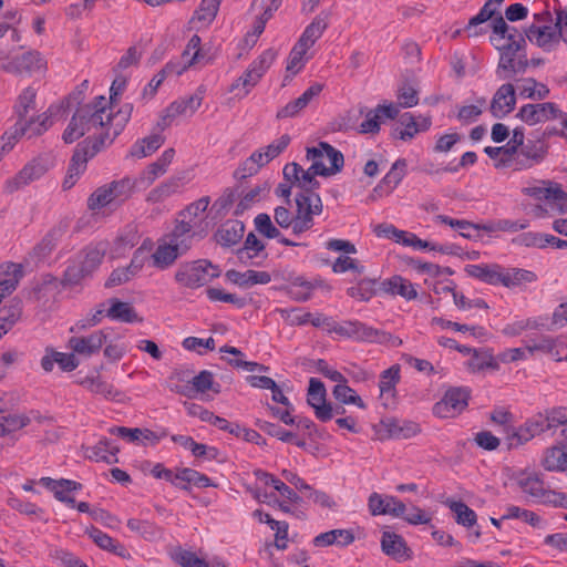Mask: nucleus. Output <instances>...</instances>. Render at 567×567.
<instances>
[{
	"mask_svg": "<svg viewBox=\"0 0 567 567\" xmlns=\"http://www.w3.org/2000/svg\"><path fill=\"white\" fill-rule=\"evenodd\" d=\"M549 153V144L538 137L527 140L526 144L519 150L518 156H515L514 167L517 171L529 169L542 164Z\"/></svg>",
	"mask_w": 567,
	"mask_h": 567,
	"instance_id": "obj_7",
	"label": "nucleus"
},
{
	"mask_svg": "<svg viewBox=\"0 0 567 567\" xmlns=\"http://www.w3.org/2000/svg\"><path fill=\"white\" fill-rule=\"evenodd\" d=\"M45 62L38 51H29L10 61H3L0 69L8 73H32L44 69Z\"/></svg>",
	"mask_w": 567,
	"mask_h": 567,
	"instance_id": "obj_14",
	"label": "nucleus"
},
{
	"mask_svg": "<svg viewBox=\"0 0 567 567\" xmlns=\"http://www.w3.org/2000/svg\"><path fill=\"white\" fill-rule=\"evenodd\" d=\"M22 316V301L12 299L10 302L0 308V330L8 333L12 327L20 320Z\"/></svg>",
	"mask_w": 567,
	"mask_h": 567,
	"instance_id": "obj_38",
	"label": "nucleus"
},
{
	"mask_svg": "<svg viewBox=\"0 0 567 567\" xmlns=\"http://www.w3.org/2000/svg\"><path fill=\"white\" fill-rule=\"evenodd\" d=\"M127 527L132 532H136L146 539H154L159 536L161 530L154 524L147 520H140L131 518L127 520Z\"/></svg>",
	"mask_w": 567,
	"mask_h": 567,
	"instance_id": "obj_62",
	"label": "nucleus"
},
{
	"mask_svg": "<svg viewBox=\"0 0 567 567\" xmlns=\"http://www.w3.org/2000/svg\"><path fill=\"white\" fill-rule=\"evenodd\" d=\"M205 236L206 233L203 230L195 231L193 224L189 221H186L185 219H177L174 229L169 234V243L176 246L184 255L190 249L195 237L202 239Z\"/></svg>",
	"mask_w": 567,
	"mask_h": 567,
	"instance_id": "obj_16",
	"label": "nucleus"
},
{
	"mask_svg": "<svg viewBox=\"0 0 567 567\" xmlns=\"http://www.w3.org/2000/svg\"><path fill=\"white\" fill-rule=\"evenodd\" d=\"M107 302L110 303V307L106 310L105 317L110 318L111 320L125 323L143 321V318L138 316L130 302L122 301L117 298H111Z\"/></svg>",
	"mask_w": 567,
	"mask_h": 567,
	"instance_id": "obj_25",
	"label": "nucleus"
},
{
	"mask_svg": "<svg viewBox=\"0 0 567 567\" xmlns=\"http://www.w3.org/2000/svg\"><path fill=\"white\" fill-rule=\"evenodd\" d=\"M51 126L50 116L43 113L37 118H27L22 122H17L16 133L20 135H28L29 138L41 135Z\"/></svg>",
	"mask_w": 567,
	"mask_h": 567,
	"instance_id": "obj_33",
	"label": "nucleus"
},
{
	"mask_svg": "<svg viewBox=\"0 0 567 567\" xmlns=\"http://www.w3.org/2000/svg\"><path fill=\"white\" fill-rule=\"evenodd\" d=\"M255 227L257 231L265 237L272 239L280 237V230L272 224L268 214L261 213L255 217Z\"/></svg>",
	"mask_w": 567,
	"mask_h": 567,
	"instance_id": "obj_61",
	"label": "nucleus"
},
{
	"mask_svg": "<svg viewBox=\"0 0 567 567\" xmlns=\"http://www.w3.org/2000/svg\"><path fill=\"white\" fill-rule=\"evenodd\" d=\"M111 445V440L103 437L99 441V443L94 446L86 449V457L95 461V462H105L107 464H114L118 462L117 457L110 458L107 455L109 446Z\"/></svg>",
	"mask_w": 567,
	"mask_h": 567,
	"instance_id": "obj_55",
	"label": "nucleus"
},
{
	"mask_svg": "<svg viewBox=\"0 0 567 567\" xmlns=\"http://www.w3.org/2000/svg\"><path fill=\"white\" fill-rule=\"evenodd\" d=\"M323 90V84L313 83L309 86L298 99L289 102L284 107H281L276 117L278 120L295 117L297 116L303 109L308 106V104L318 96Z\"/></svg>",
	"mask_w": 567,
	"mask_h": 567,
	"instance_id": "obj_19",
	"label": "nucleus"
},
{
	"mask_svg": "<svg viewBox=\"0 0 567 567\" xmlns=\"http://www.w3.org/2000/svg\"><path fill=\"white\" fill-rule=\"evenodd\" d=\"M516 104L515 89L513 84H503L496 93L491 103V112L494 117L501 118L511 113Z\"/></svg>",
	"mask_w": 567,
	"mask_h": 567,
	"instance_id": "obj_20",
	"label": "nucleus"
},
{
	"mask_svg": "<svg viewBox=\"0 0 567 567\" xmlns=\"http://www.w3.org/2000/svg\"><path fill=\"white\" fill-rule=\"evenodd\" d=\"M220 270L207 259L181 264L175 280L183 287L196 289L219 277Z\"/></svg>",
	"mask_w": 567,
	"mask_h": 567,
	"instance_id": "obj_3",
	"label": "nucleus"
},
{
	"mask_svg": "<svg viewBox=\"0 0 567 567\" xmlns=\"http://www.w3.org/2000/svg\"><path fill=\"white\" fill-rule=\"evenodd\" d=\"M333 398L341 404H354L360 409H365L362 399L355 391L347 384V380L338 382L332 390Z\"/></svg>",
	"mask_w": 567,
	"mask_h": 567,
	"instance_id": "obj_49",
	"label": "nucleus"
},
{
	"mask_svg": "<svg viewBox=\"0 0 567 567\" xmlns=\"http://www.w3.org/2000/svg\"><path fill=\"white\" fill-rule=\"evenodd\" d=\"M379 290L390 295H399L406 300H413L417 297L413 285L401 276H393L390 279L383 280L379 285Z\"/></svg>",
	"mask_w": 567,
	"mask_h": 567,
	"instance_id": "obj_27",
	"label": "nucleus"
},
{
	"mask_svg": "<svg viewBox=\"0 0 567 567\" xmlns=\"http://www.w3.org/2000/svg\"><path fill=\"white\" fill-rule=\"evenodd\" d=\"M543 433H545L543 416L542 413H536L518 427L512 429L511 433L509 429L506 430L507 440L509 442L508 447L512 449L523 445Z\"/></svg>",
	"mask_w": 567,
	"mask_h": 567,
	"instance_id": "obj_10",
	"label": "nucleus"
},
{
	"mask_svg": "<svg viewBox=\"0 0 567 567\" xmlns=\"http://www.w3.org/2000/svg\"><path fill=\"white\" fill-rule=\"evenodd\" d=\"M328 27L327 16H318L305 29L297 44H301V48L309 50L316 41L322 35Z\"/></svg>",
	"mask_w": 567,
	"mask_h": 567,
	"instance_id": "obj_40",
	"label": "nucleus"
},
{
	"mask_svg": "<svg viewBox=\"0 0 567 567\" xmlns=\"http://www.w3.org/2000/svg\"><path fill=\"white\" fill-rule=\"evenodd\" d=\"M133 111L132 104H125L115 114H112V120L106 132L101 133L96 137H104V144H111L114 138L123 131L128 122Z\"/></svg>",
	"mask_w": 567,
	"mask_h": 567,
	"instance_id": "obj_30",
	"label": "nucleus"
},
{
	"mask_svg": "<svg viewBox=\"0 0 567 567\" xmlns=\"http://www.w3.org/2000/svg\"><path fill=\"white\" fill-rule=\"evenodd\" d=\"M69 225L70 223L68 220H60L56 225H54L44 235L41 241L33 247L31 256L37 259H43L49 256L56 247L58 243L66 234Z\"/></svg>",
	"mask_w": 567,
	"mask_h": 567,
	"instance_id": "obj_18",
	"label": "nucleus"
},
{
	"mask_svg": "<svg viewBox=\"0 0 567 567\" xmlns=\"http://www.w3.org/2000/svg\"><path fill=\"white\" fill-rule=\"evenodd\" d=\"M183 185L184 184L182 177H171L164 183H161L158 186L153 188L148 193L146 200L153 204L162 203L166 198L178 193Z\"/></svg>",
	"mask_w": 567,
	"mask_h": 567,
	"instance_id": "obj_36",
	"label": "nucleus"
},
{
	"mask_svg": "<svg viewBox=\"0 0 567 567\" xmlns=\"http://www.w3.org/2000/svg\"><path fill=\"white\" fill-rule=\"evenodd\" d=\"M226 278L240 287H251L254 285H266L271 281V276L267 271L247 270L239 272L230 269L226 272Z\"/></svg>",
	"mask_w": 567,
	"mask_h": 567,
	"instance_id": "obj_29",
	"label": "nucleus"
},
{
	"mask_svg": "<svg viewBox=\"0 0 567 567\" xmlns=\"http://www.w3.org/2000/svg\"><path fill=\"white\" fill-rule=\"evenodd\" d=\"M86 533L100 548L109 550L121 557L126 556V548L122 544L110 537L107 534L103 533L101 529L91 526L90 528L86 529Z\"/></svg>",
	"mask_w": 567,
	"mask_h": 567,
	"instance_id": "obj_39",
	"label": "nucleus"
},
{
	"mask_svg": "<svg viewBox=\"0 0 567 567\" xmlns=\"http://www.w3.org/2000/svg\"><path fill=\"white\" fill-rule=\"evenodd\" d=\"M37 92L32 87H27L19 95L16 104V113L18 115V122L27 120V115L30 110L34 109Z\"/></svg>",
	"mask_w": 567,
	"mask_h": 567,
	"instance_id": "obj_52",
	"label": "nucleus"
},
{
	"mask_svg": "<svg viewBox=\"0 0 567 567\" xmlns=\"http://www.w3.org/2000/svg\"><path fill=\"white\" fill-rule=\"evenodd\" d=\"M330 332L361 342H377L391 344L393 347L402 344V340L399 337L383 330L374 329L358 320H348L341 323L334 322L333 327L330 328Z\"/></svg>",
	"mask_w": 567,
	"mask_h": 567,
	"instance_id": "obj_2",
	"label": "nucleus"
},
{
	"mask_svg": "<svg viewBox=\"0 0 567 567\" xmlns=\"http://www.w3.org/2000/svg\"><path fill=\"white\" fill-rule=\"evenodd\" d=\"M80 383L86 386L92 393L103 395L106 399L114 398L117 394L113 385L106 383L99 377L85 378Z\"/></svg>",
	"mask_w": 567,
	"mask_h": 567,
	"instance_id": "obj_60",
	"label": "nucleus"
},
{
	"mask_svg": "<svg viewBox=\"0 0 567 567\" xmlns=\"http://www.w3.org/2000/svg\"><path fill=\"white\" fill-rule=\"evenodd\" d=\"M106 340L107 334L104 330H97L86 337H71L68 344L73 352L91 357L101 350Z\"/></svg>",
	"mask_w": 567,
	"mask_h": 567,
	"instance_id": "obj_17",
	"label": "nucleus"
},
{
	"mask_svg": "<svg viewBox=\"0 0 567 567\" xmlns=\"http://www.w3.org/2000/svg\"><path fill=\"white\" fill-rule=\"evenodd\" d=\"M515 481L522 492L536 502L546 489L544 481L536 473L522 472L515 477Z\"/></svg>",
	"mask_w": 567,
	"mask_h": 567,
	"instance_id": "obj_31",
	"label": "nucleus"
},
{
	"mask_svg": "<svg viewBox=\"0 0 567 567\" xmlns=\"http://www.w3.org/2000/svg\"><path fill=\"white\" fill-rule=\"evenodd\" d=\"M165 142L162 134H152L136 141L131 147L130 155L136 158H143L155 153Z\"/></svg>",
	"mask_w": 567,
	"mask_h": 567,
	"instance_id": "obj_35",
	"label": "nucleus"
},
{
	"mask_svg": "<svg viewBox=\"0 0 567 567\" xmlns=\"http://www.w3.org/2000/svg\"><path fill=\"white\" fill-rule=\"evenodd\" d=\"M526 38L544 50H550L554 41H558L556 29L548 24L533 23L525 30Z\"/></svg>",
	"mask_w": 567,
	"mask_h": 567,
	"instance_id": "obj_26",
	"label": "nucleus"
},
{
	"mask_svg": "<svg viewBox=\"0 0 567 567\" xmlns=\"http://www.w3.org/2000/svg\"><path fill=\"white\" fill-rule=\"evenodd\" d=\"M399 381L400 365L394 364L381 373L379 382L380 393L383 394L393 390Z\"/></svg>",
	"mask_w": 567,
	"mask_h": 567,
	"instance_id": "obj_63",
	"label": "nucleus"
},
{
	"mask_svg": "<svg viewBox=\"0 0 567 567\" xmlns=\"http://www.w3.org/2000/svg\"><path fill=\"white\" fill-rule=\"evenodd\" d=\"M255 476L262 481L267 485H272L276 491H278L284 497L289 499L292 503H300L301 497L291 489L287 484L275 477L272 474L265 472L262 470H256L254 472Z\"/></svg>",
	"mask_w": 567,
	"mask_h": 567,
	"instance_id": "obj_43",
	"label": "nucleus"
},
{
	"mask_svg": "<svg viewBox=\"0 0 567 567\" xmlns=\"http://www.w3.org/2000/svg\"><path fill=\"white\" fill-rule=\"evenodd\" d=\"M221 0H202L193 19L209 25L216 18Z\"/></svg>",
	"mask_w": 567,
	"mask_h": 567,
	"instance_id": "obj_53",
	"label": "nucleus"
},
{
	"mask_svg": "<svg viewBox=\"0 0 567 567\" xmlns=\"http://www.w3.org/2000/svg\"><path fill=\"white\" fill-rule=\"evenodd\" d=\"M465 271L468 276L480 279L488 285H501L503 267L497 264L492 265H467Z\"/></svg>",
	"mask_w": 567,
	"mask_h": 567,
	"instance_id": "obj_28",
	"label": "nucleus"
},
{
	"mask_svg": "<svg viewBox=\"0 0 567 567\" xmlns=\"http://www.w3.org/2000/svg\"><path fill=\"white\" fill-rule=\"evenodd\" d=\"M450 508L456 514V522L465 527L476 523V513L463 502H451Z\"/></svg>",
	"mask_w": 567,
	"mask_h": 567,
	"instance_id": "obj_59",
	"label": "nucleus"
},
{
	"mask_svg": "<svg viewBox=\"0 0 567 567\" xmlns=\"http://www.w3.org/2000/svg\"><path fill=\"white\" fill-rule=\"evenodd\" d=\"M467 368L472 372H481L485 369L498 370L499 364L495 360L491 349L473 350L472 358L467 362Z\"/></svg>",
	"mask_w": 567,
	"mask_h": 567,
	"instance_id": "obj_42",
	"label": "nucleus"
},
{
	"mask_svg": "<svg viewBox=\"0 0 567 567\" xmlns=\"http://www.w3.org/2000/svg\"><path fill=\"white\" fill-rule=\"evenodd\" d=\"M104 146V137L96 136L86 137L76 145L63 181L64 189L74 186L79 176L85 171L89 158L95 156Z\"/></svg>",
	"mask_w": 567,
	"mask_h": 567,
	"instance_id": "obj_4",
	"label": "nucleus"
},
{
	"mask_svg": "<svg viewBox=\"0 0 567 567\" xmlns=\"http://www.w3.org/2000/svg\"><path fill=\"white\" fill-rule=\"evenodd\" d=\"M354 540V535L348 529H332L321 533L313 538V545L324 547L331 545L348 546Z\"/></svg>",
	"mask_w": 567,
	"mask_h": 567,
	"instance_id": "obj_34",
	"label": "nucleus"
},
{
	"mask_svg": "<svg viewBox=\"0 0 567 567\" xmlns=\"http://www.w3.org/2000/svg\"><path fill=\"white\" fill-rule=\"evenodd\" d=\"M47 168L39 161H32L27 164L13 178L9 179L6 183V190L8 193H13L19 188L30 184L31 182L40 178Z\"/></svg>",
	"mask_w": 567,
	"mask_h": 567,
	"instance_id": "obj_21",
	"label": "nucleus"
},
{
	"mask_svg": "<svg viewBox=\"0 0 567 567\" xmlns=\"http://www.w3.org/2000/svg\"><path fill=\"white\" fill-rule=\"evenodd\" d=\"M322 281H307L302 278H296L287 288V292L296 301H307L310 299L312 290Z\"/></svg>",
	"mask_w": 567,
	"mask_h": 567,
	"instance_id": "obj_48",
	"label": "nucleus"
},
{
	"mask_svg": "<svg viewBox=\"0 0 567 567\" xmlns=\"http://www.w3.org/2000/svg\"><path fill=\"white\" fill-rule=\"evenodd\" d=\"M543 466L550 472H563L567 468V452L560 446L548 449Z\"/></svg>",
	"mask_w": 567,
	"mask_h": 567,
	"instance_id": "obj_46",
	"label": "nucleus"
},
{
	"mask_svg": "<svg viewBox=\"0 0 567 567\" xmlns=\"http://www.w3.org/2000/svg\"><path fill=\"white\" fill-rule=\"evenodd\" d=\"M295 203L293 235L300 236L313 227L315 216L322 214L323 204L319 195H306L305 193H298Z\"/></svg>",
	"mask_w": 567,
	"mask_h": 567,
	"instance_id": "obj_6",
	"label": "nucleus"
},
{
	"mask_svg": "<svg viewBox=\"0 0 567 567\" xmlns=\"http://www.w3.org/2000/svg\"><path fill=\"white\" fill-rule=\"evenodd\" d=\"M260 81L258 78V74L256 72H252L249 68L244 72L241 76H239L231 85L229 91L234 92L236 90H239V93L237 95L246 96L250 90L257 85V83Z\"/></svg>",
	"mask_w": 567,
	"mask_h": 567,
	"instance_id": "obj_56",
	"label": "nucleus"
},
{
	"mask_svg": "<svg viewBox=\"0 0 567 567\" xmlns=\"http://www.w3.org/2000/svg\"><path fill=\"white\" fill-rule=\"evenodd\" d=\"M104 258V250L96 247L85 248L79 256L78 261L83 265L84 269L92 275Z\"/></svg>",
	"mask_w": 567,
	"mask_h": 567,
	"instance_id": "obj_51",
	"label": "nucleus"
},
{
	"mask_svg": "<svg viewBox=\"0 0 567 567\" xmlns=\"http://www.w3.org/2000/svg\"><path fill=\"white\" fill-rule=\"evenodd\" d=\"M378 291L377 280L363 278L353 287L347 289V293L360 301H369Z\"/></svg>",
	"mask_w": 567,
	"mask_h": 567,
	"instance_id": "obj_50",
	"label": "nucleus"
},
{
	"mask_svg": "<svg viewBox=\"0 0 567 567\" xmlns=\"http://www.w3.org/2000/svg\"><path fill=\"white\" fill-rule=\"evenodd\" d=\"M502 519H522L533 527H538L542 523V518L535 512L515 505L507 507L506 514L502 516Z\"/></svg>",
	"mask_w": 567,
	"mask_h": 567,
	"instance_id": "obj_54",
	"label": "nucleus"
},
{
	"mask_svg": "<svg viewBox=\"0 0 567 567\" xmlns=\"http://www.w3.org/2000/svg\"><path fill=\"white\" fill-rule=\"evenodd\" d=\"M264 251L265 244L254 233H249L244 245L236 250V256L241 264L247 265Z\"/></svg>",
	"mask_w": 567,
	"mask_h": 567,
	"instance_id": "obj_41",
	"label": "nucleus"
},
{
	"mask_svg": "<svg viewBox=\"0 0 567 567\" xmlns=\"http://www.w3.org/2000/svg\"><path fill=\"white\" fill-rule=\"evenodd\" d=\"M176 480H178V482L182 483V485H187L188 487L190 484L197 487L217 486L205 474H202L198 471L188 467L178 470L176 473Z\"/></svg>",
	"mask_w": 567,
	"mask_h": 567,
	"instance_id": "obj_47",
	"label": "nucleus"
},
{
	"mask_svg": "<svg viewBox=\"0 0 567 567\" xmlns=\"http://www.w3.org/2000/svg\"><path fill=\"white\" fill-rule=\"evenodd\" d=\"M174 560L182 567H209V564L199 558L195 553L179 549L173 556Z\"/></svg>",
	"mask_w": 567,
	"mask_h": 567,
	"instance_id": "obj_64",
	"label": "nucleus"
},
{
	"mask_svg": "<svg viewBox=\"0 0 567 567\" xmlns=\"http://www.w3.org/2000/svg\"><path fill=\"white\" fill-rule=\"evenodd\" d=\"M564 116L565 113L559 110L553 102L525 104L516 114V117L520 118L523 122L530 126L547 122L549 120H563Z\"/></svg>",
	"mask_w": 567,
	"mask_h": 567,
	"instance_id": "obj_8",
	"label": "nucleus"
},
{
	"mask_svg": "<svg viewBox=\"0 0 567 567\" xmlns=\"http://www.w3.org/2000/svg\"><path fill=\"white\" fill-rule=\"evenodd\" d=\"M112 120V114H107L104 118L102 109L94 110L85 105L79 106L71 117V121L62 134V140L66 144H71L92 130L101 127L106 132Z\"/></svg>",
	"mask_w": 567,
	"mask_h": 567,
	"instance_id": "obj_1",
	"label": "nucleus"
},
{
	"mask_svg": "<svg viewBox=\"0 0 567 567\" xmlns=\"http://www.w3.org/2000/svg\"><path fill=\"white\" fill-rule=\"evenodd\" d=\"M327 390L319 379L311 378L307 394L308 404L315 410L316 417L321 422L331 420V403L327 402Z\"/></svg>",
	"mask_w": 567,
	"mask_h": 567,
	"instance_id": "obj_11",
	"label": "nucleus"
},
{
	"mask_svg": "<svg viewBox=\"0 0 567 567\" xmlns=\"http://www.w3.org/2000/svg\"><path fill=\"white\" fill-rule=\"evenodd\" d=\"M284 179L291 184H295L300 188L299 193L306 195H318L316 190L320 187V183L316 177L308 175L303 172V168L296 162L288 163L282 169Z\"/></svg>",
	"mask_w": 567,
	"mask_h": 567,
	"instance_id": "obj_15",
	"label": "nucleus"
},
{
	"mask_svg": "<svg viewBox=\"0 0 567 567\" xmlns=\"http://www.w3.org/2000/svg\"><path fill=\"white\" fill-rule=\"evenodd\" d=\"M174 148H167L157 158V161L148 165L147 169L144 172V178L147 179V184H152L158 176L166 173L168 165L174 158Z\"/></svg>",
	"mask_w": 567,
	"mask_h": 567,
	"instance_id": "obj_45",
	"label": "nucleus"
},
{
	"mask_svg": "<svg viewBox=\"0 0 567 567\" xmlns=\"http://www.w3.org/2000/svg\"><path fill=\"white\" fill-rule=\"evenodd\" d=\"M327 156L330 161L329 171L333 175L341 172L344 165L343 154L327 142H319L317 147H307V159H317Z\"/></svg>",
	"mask_w": 567,
	"mask_h": 567,
	"instance_id": "obj_22",
	"label": "nucleus"
},
{
	"mask_svg": "<svg viewBox=\"0 0 567 567\" xmlns=\"http://www.w3.org/2000/svg\"><path fill=\"white\" fill-rule=\"evenodd\" d=\"M504 0H487L481 8L478 13L470 19L464 31L467 32L468 37H478L486 33V28H482L483 23L491 20V28L495 34L505 37L509 30V25L506 23L504 17L497 11V6H501Z\"/></svg>",
	"mask_w": 567,
	"mask_h": 567,
	"instance_id": "obj_5",
	"label": "nucleus"
},
{
	"mask_svg": "<svg viewBox=\"0 0 567 567\" xmlns=\"http://www.w3.org/2000/svg\"><path fill=\"white\" fill-rule=\"evenodd\" d=\"M468 399V389L451 388L445 392L443 399L434 404L433 413L442 419L454 416L455 413H460L467 406Z\"/></svg>",
	"mask_w": 567,
	"mask_h": 567,
	"instance_id": "obj_9",
	"label": "nucleus"
},
{
	"mask_svg": "<svg viewBox=\"0 0 567 567\" xmlns=\"http://www.w3.org/2000/svg\"><path fill=\"white\" fill-rule=\"evenodd\" d=\"M206 293L208 299L212 301L228 302L236 306L239 309L244 308L247 305L246 298L238 297L235 293L226 292L223 289L210 287L206 289Z\"/></svg>",
	"mask_w": 567,
	"mask_h": 567,
	"instance_id": "obj_58",
	"label": "nucleus"
},
{
	"mask_svg": "<svg viewBox=\"0 0 567 567\" xmlns=\"http://www.w3.org/2000/svg\"><path fill=\"white\" fill-rule=\"evenodd\" d=\"M381 548L385 555L399 561L406 560L411 557L410 549L403 537L392 532H383Z\"/></svg>",
	"mask_w": 567,
	"mask_h": 567,
	"instance_id": "obj_24",
	"label": "nucleus"
},
{
	"mask_svg": "<svg viewBox=\"0 0 567 567\" xmlns=\"http://www.w3.org/2000/svg\"><path fill=\"white\" fill-rule=\"evenodd\" d=\"M545 432L555 431L559 426L567 425V408L555 406L540 412ZM561 435L567 440V427L561 430Z\"/></svg>",
	"mask_w": 567,
	"mask_h": 567,
	"instance_id": "obj_32",
	"label": "nucleus"
},
{
	"mask_svg": "<svg viewBox=\"0 0 567 567\" xmlns=\"http://www.w3.org/2000/svg\"><path fill=\"white\" fill-rule=\"evenodd\" d=\"M245 224L240 220H227L217 229L214 238L221 247L229 248L237 245L244 237Z\"/></svg>",
	"mask_w": 567,
	"mask_h": 567,
	"instance_id": "obj_23",
	"label": "nucleus"
},
{
	"mask_svg": "<svg viewBox=\"0 0 567 567\" xmlns=\"http://www.w3.org/2000/svg\"><path fill=\"white\" fill-rule=\"evenodd\" d=\"M113 192L110 186L99 187L87 199V207L91 210L100 209L114 202Z\"/></svg>",
	"mask_w": 567,
	"mask_h": 567,
	"instance_id": "obj_57",
	"label": "nucleus"
},
{
	"mask_svg": "<svg viewBox=\"0 0 567 567\" xmlns=\"http://www.w3.org/2000/svg\"><path fill=\"white\" fill-rule=\"evenodd\" d=\"M537 280L535 272L522 268H503L502 284L506 288H516Z\"/></svg>",
	"mask_w": 567,
	"mask_h": 567,
	"instance_id": "obj_37",
	"label": "nucleus"
},
{
	"mask_svg": "<svg viewBox=\"0 0 567 567\" xmlns=\"http://www.w3.org/2000/svg\"><path fill=\"white\" fill-rule=\"evenodd\" d=\"M542 183L546 186L525 187L523 193L538 200H553L559 206V213H567V193L561 188V185L550 181H542Z\"/></svg>",
	"mask_w": 567,
	"mask_h": 567,
	"instance_id": "obj_13",
	"label": "nucleus"
},
{
	"mask_svg": "<svg viewBox=\"0 0 567 567\" xmlns=\"http://www.w3.org/2000/svg\"><path fill=\"white\" fill-rule=\"evenodd\" d=\"M182 255L178 248L171 243L159 245L152 255L153 264L159 269H165L172 266Z\"/></svg>",
	"mask_w": 567,
	"mask_h": 567,
	"instance_id": "obj_44",
	"label": "nucleus"
},
{
	"mask_svg": "<svg viewBox=\"0 0 567 567\" xmlns=\"http://www.w3.org/2000/svg\"><path fill=\"white\" fill-rule=\"evenodd\" d=\"M398 115L399 109L395 104H379L375 109L367 111L365 120L359 126V133L378 134L384 120H394Z\"/></svg>",
	"mask_w": 567,
	"mask_h": 567,
	"instance_id": "obj_12",
	"label": "nucleus"
}]
</instances>
